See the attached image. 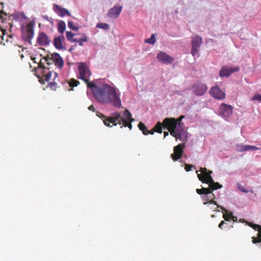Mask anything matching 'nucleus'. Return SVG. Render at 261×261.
Returning a JSON list of instances; mask_svg holds the SVG:
<instances>
[{
	"label": "nucleus",
	"mask_w": 261,
	"mask_h": 261,
	"mask_svg": "<svg viewBox=\"0 0 261 261\" xmlns=\"http://www.w3.org/2000/svg\"><path fill=\"white\" fill-rule=\"evenodd\" d=\"M96 100L101 103H112L113 106L120 108L121 101L120 94L110 85L105 84L98 86L94 83L89 86Z\"/></svg>",
	"instance_id": "1"
},
{
	"label": "nucleus",
	"mask_w": 261,
	"mask_h": 261,
	"mask_svg": "<svg viewBox=\"0 0 261 261\" xmlns=\"http://www.w3.org/2000/svg\"><path fill=\"white\" fill-rule=\"evenodd\" d=\"M96 115L100 118L103 119V123L105 125L111 127L110 123L113 125L116 126L117 124L120 125V127H128L130 129L132 128V123L134 121V119L132 118V114L130 112L126 109L122 113V116L119 112H115L110 116L106 117V116L97 111Z\"/></svg>",
	"instance_id": "2"
},
{
	"label": "nucleus",
	"mask_w": 261,
	"mask_h": 261,
	"mask_svg": "<svg viewBox=\"0 0 261 261\" xmlns=\"http://www.w3.org/2000/svg\"><path fill=\"white\" fill-rule=\"evenodd\" d=\"M79 78L83 80L87 84L88 88L90 85L94 83L89 82V77L91 75V71L86 64L82 63L79 66Z\"/></svg>",
	"instance_id": "3"
},
{
	"label": "nucleus",
	"mask_w": 261,
	"mask_h": 261,
	"mask_svg": "<svg viewBox=\"0 0 261 261\" xmlns=\"http://www.w3.org/2000/svg\"><path fill=\"white\" fill-rule=\"evenodd\" d=\"M34 25L33 21H30L24 26L22 27V37L27 42L31 43V41L34 36Z\"/></svg>",
	"instance_id": "4"
},
{
	"label": "nucleus",
	"mask_w": 261,
	"mask_h": 261,
	"mask_svg": "<svg viewBox=\"0 0 261 261\" xmlns=\"http://www.w3.org/2000/svg\"><path fill=\"white\" fill-rule=\"evenodd\" d=\"M42 76L44 77V80L46 82H48L51 79L53 80V82H49L48 84L47 87L54 90H56L58 87V82L59 81L58 79H57L58 74L54 71H49L46 73L44 71L42 72Z\"/></svg>",
	"instance_id": "5"
},
{
	"label": "nucleus",
	"mask_w": 261,
	"mask_h": 261,
	"mask_svg": "<svg viewBox=\"0 0 261 261\" xmlns=\"http://www.w3.org/2000/svg\"><path fill=\"white\" fill-rule=\"evenodd\" d=\"M200 171L201 172V174H197L199 179L202 183H206L210 186L211 184L214 182L212 176L211 174L213 173L212 171H208L205 168H201ZM198 171H196L198 173Z\"/></svg>",
	"instance_id": "6"
},
{
	"label": "nucleus",
	"mask_w": 261,
	"mask_h": 261,
	"mask_svg": "<svg viewBox=\"0 0 261 261\" xmlns=\"http://www.w3.org/2000/svg\"><path fill=\"white\" fill-rule=\"evenodd\" d=\"M202 43V39L200 36L196 35L192 38L191 41V54L193 56H195L199 52V48H200Z\"/></svg>",
	"instance_id": "7"
},
{
	"label": "nucleus",
	"mask_w": 261,
	"mask_h": 261,
	"mask_svg": "<svg viewBox=\"0 0 261 261\" xmlns=\"http://www.w3.org/2000/svg\"><path fill=\"white\" fill-rule=\"evenodd\" d=\"M208 188H202L201 189H197L196 192L201 195L203 194H211L214 190H216L219 189H221L222 187V185H220L218 182H214L208 186Z\"/></svg>",
	"instance_id": "8"
},
{
	"label": "nucleus",
	"mask_w": 261,
	"mask_h": 261,
	"mask_svg": "<svg viewBox=\"0 0 261 261\" xmlns=\"http://www.w3.org/2000/svg\"><path fill=\"white\" fill-rule=\"evenodd\" d=\"M185 147V143L179 144L178 145L174 147V153L171 155V156L174 161H177L181 158Z\"/></svg>",
	"instance_id": "9"
},
{
	"label": "nucleus",
	"mask_w": 261,
	"mask_h": 261,
	"mask_svg": "<svg viewBox=\"0 0 261 261\" xmlns=\"http://www.w3.org/2000/svg\"><path fill=\"white\" fill-rule=\"evenodd\" d=\"M207 90V86L203 83H196L193 86V93L197 96L204 95Z\"/></svg>",
	"instance_id": "10"
},
{
	"label": "nucleus",
	"mask_w": 261,
	"mask_h": 261,
	"mask_svg": "<svg viewBox=\"0 0 261 261\" xmlns=\"http://www.w3.org/2000/svg\"><path fill=\"white\" fill-rule=\"evenodd\" d=\"M232 109L231 106L222 103L220 106L219 113L224 117H228L232 114Z\"/></svg>",
	"instance_id": "11"
},
{
	"label": "nucleus",
	"mask_w": 261,
	"mask_h": 261,
	"mask_svg": "<svg viewBox=\"0 0 261 261\" xmlns=\"http://www.w3.org/2000/svg\"><path fill=\"white\" fill-rule=\"evenodd\" d=\"M211 95L216 99H222L225 97V94L218 86L212 87L210 91Z\"/></svg>",
	"instance_id": "12"
},
{
	"label": "nucleus",
	"mask_w": 261,
	"mask_h": 261,
	"mask_svg": "<svg viewBox=\"0 0 261 261\" xmlns=\"http://www.w3.org/2000/svg\"><path fill=\"white\" fill-rule=\"evenodd\" d=\"M240 70V68L238 66H237L234 68H229L226 66H224L222 67L220 73L219 75L221 77L226 76L228 77L233 72L238 71Z\"/></svg>",
	"instance_id": "13"
},
{
	"label": "nucleus",
	"mask_w": 261,
	"mask_h": 261,
	"mask_svg": "<svg viewBox=\"0 0 261 261\" xmlns=\"http://www.w3.org/2000/svg\"><path fill=\"white\" fill-rule=\"evenodd\" d=\"M177 126V121L174 118H166L163 120V128H167L168 130L175 129Z\"/></svg>",
	"instance_id": "14"
},
{
	"label": "nucleus",
	"mask_w": 261,
	"mask_h": 261,
	"mask_svg": "<svg viewBox=\"0 0 261 261\" xmlns=\"http://www.w3.org/2000/svg\"><path fill=\"white\" fill-rule=\"evenodd\" d=\"M37 42L39 45L47 46L50 43V40L46 33L40 32L37 37Z\"/></svg>",
	"instance_id": "15"
},
{
	"label": "nucleus",
	"mask_w": 261,
	"mask_h": 261,
	"mask_svg": "<svg viewBox=\"0 0 261 261\" xmlns=\"http://www.w3.org/2000/svg\"><path fill=\"white\" fill-rule=\"evenodd\" d=\"M122 7L120 6L115 5L111 8L108 13V16L111 18H117L122 11Z\"/></svg>",
	"instance_id": "16"
},
{
	"label": "nucleus",
	"mask_w": 261,
	"mask_h": 261,
	"mask_svg": "<svg viewBox=\"0 0 261 261\" xmlns=\"http://www.w3.org/2000/svg\"><path fill=\"white\" fill-rule=\"evenodd\" d=\"M156 58L164 64H170L174 61L173 58L162 51L157 55Z\"/></svg>",
	"instance_id": "17"
},
{
	"label": "nucleus",
	"mask_w": 261,
	"mask_h": 261,
	"mask_svg": "<svg viewBox=\"0 0 261 261\" xmlns=\"http://www.w3.org/2000/svg\"><path fill=\"white\" fill-rule=\"evenodd\" d=\"M249 226L253 228L255 230L258 231L257 237H252V243L257 244L261 242V225L250 223Z\"/></svg>",
	"instance_id": "18"
},
{
	"label": "nucleus",
	"mask_w": 261,
	"mask_h": 261,
	"mask_svg": "<svg viewBox=\"0 0 261 261\" xmlns=\"http://www.w3.org/2000/svg\"><path fill=\"white\" fill-rule=\"evenodd\" d=\"M55 65L59 68H62L64 65V61L62 57L58 53H54L51 55Z\"/></svg>",
	"instance_id": "19"
},
{
	"label": "nucleus",
	"mask_w": 261,
	"mask_h": 261,
	"mask_svg": "<svg viewBox=\"0 0 261 261\" xmlns=\"http://www.w3.org/2000/svg\"><path fill=\"white\" fill-rule=\"evenodd\" d=\"M236 149L239 152H243L249 150H256L259 149V148L255 146L240 144L236 145Z\"/></svg>",
	"instance_id": "20"
},
{
	"label": "nucleus",
	"mask_w": 261,
	"mask_h": 261,
	"mask_svg": "<svg viewBox=\"0 0 261 261\" xmlns=\"http://www.w3.org/2000/svg\"><path fill=\"white\" fill-rule=\"evenodd\" d=\"M65 41V37L63 35L55 37L54 39V45L58 49H62L64 48L63 43Z\"/></svg>",
	"instance_id": "21"
},
{
	"label": "nucleus",
	"mask_w": 261,
	"mask_h": 261,
	"mask_svg": "<svg viewBox=\"0 0 261 261\" xmlns=\"http://www.w3.org/2000/svg\"><path fill=\"white\" fill-rule=\"evenodd\" d=\"M54 10L56 13L59 14L61 17H63L66 15L69 16L70 15V13L68 10L61 8L58 5H54Z\"/></svg>",
	"instance_id": "22"
},
{
	"label": "nucleus",
	"mask_w": 261,
	"mask_h": 261,
	"mask_svg": "<svg viewBox=\"0 0 261 261\" xmlns=\"http://www.w3.org/2000/svg\"><path fill=\"white\" fill-rule=\"evenodd\" d=\"M219 207L223 211H225V213L223 214V217L226 221H229L230 219L234 222L237 221V217L233 216L232 213L227 211L222 206H220Z\"/></svg>",
	"instance_id": "23"
},
{
	"label": "nucleus",
	"mask_w": 261,
	"mask_h": 261,
	"mask_svg": "<svg viewBox=\"0 0 261 261\" xmlns=\"http://www.w3.org/2000/svg\"><path fill=\"white\" fill-rule=\"evenodd\" d=\"M6 16V13L0 11V28L2 30H3V28L6 27V26H5V21L7 20Z\"/></svg>",
	"instance_id": "24"
},
{
	"label": "nucleus",
	"mask_w": 261,
	"mask_h": 261,
	"mask_svg": "<svg viewBox=\"0 0 261 261\" xmlns=\"http://www.w3.org/2000/svg\"><path fill=\"white\" fill-rule=\"evenodd\" d=\"M67 84L69 85V87H70V88L68 89V90L72 91L73 88L74 87L77 86L80 84V82L76 80L71 79L69 81L67 82Z\"/></svg>",
	"instance_id": "25"
},
{
	"label": "nucleus",
	"mask_w": 261,
	"mask_h": 261,
	"mask_svg": "<svg viewBox=\"0 0 261 261\" xmlns=\"http://www.w3.org/2000/svg\"><path fill=\"white\" fill-rule=\"evenodd\" d=\"M208 198L210 199L209 203L210 204H214L216 205H217V207L215 208L216 211H219V210H217L219 207H220V205H219L217 202L214 200V199L216 198L215 195L213 193H211L208 194Z\"/></svg>",
	"instance_id": "26"
},
{
	"label": "nucleus",
	"mask_w": 261,
	"mask_h": 261,
	"mask_svg": "<svg viewBox=\"0 0 261 261\" xmlns=\"http://www.w3.org/2000/svg\"><path fill=\"white\" fill-rule=\"evenodd\" d=\"M57 28L58 32L62 34L65 32L66 29L65 23L63 21H60L58 23Z\"/></svg>",
	"instance_id": "27"
},
{
	"label": "nucleus",
	"mask_w": 261,
	"mask_h": 261,
	"mask_svg": "<svg viewBox=\"0 0 261 261\" xmlns=\"http://www.w3.org/2000/svg\"><path fill=\"white\" fill-rule=\"evenodd\" d=\"M66 35V38L68 41L71 42H75L77 41V39L73 38L74 34L72 32L67 31Z\"/></svg>",
	"instance_id": "28"
},
{
	"label": "nucleus",
	"mask_w": 261,
	"mask_h": 261,
	"mask_svg": "<svg viewBox=\"0 0 261 261\" xmlns=\"http://www.w3.org/2000/svg\"><path fill=\"white\" fill-rule=\"evenodd\" d=\"M138 127L142 132L143 134L144 135H148V133H147V130L148 129H147V128L144 125V123H143L141 122H139V124H138Z\"/></svg>",
	"instance_id": "29"
},
{
	"label": "nucleus",
	"mask_w": 261,
	"mask_h": 261,
	"mask_svg": "<svg viewBox=\"0 0 261 261\" xmlns=\"http://www.w3.org/2000/svg\"><path fill=\"white\" fill-rule=\"evenodd\" d=\"M162 127H163V122L162 123L159 122L157 123V124L155 125L153 128L155 132L159 133H162Z\"/></svg>",
	"instance_id": "30"
},
{
	"label": "nucleus",
	"mask_w": 261,
	"mask_h": 261,
	"mask_svg": "<svg viewBox=\"0 0 261 261\" xmlns=\"http://www.w3.org/2000/svg\"><path fill=\"white\" fill-rule=\"evenodd\" d=\"M170 130H168V131L170 133V134L173 137H174L176 139H179L180 138V133L179 132H178L177 130H176L175 129V128L171 129Z\"/></svg>",
	"instance_id": "31"
},
{
	"label": "nucleus",
	"mask_w": 261,
	"mask_h": 261,
	"mask_svg": "<svg viewBox=\"0 0 261 261\" xmlns=\"http://www.w3.org/2000/svg\"><path fill=\"white\" fill-rule=\"evenodd\" d=\"M83 38L77 39L75 42H77L80 46H83V42L87 41V37L85 34H83Z\"/></svg>",
	"instance_id": "32"
},
{
	"label": "nucleus",
	"mask_w": 261,
	"mask_h": 261,
	"mask_svg": "<svg viewBox=\"0 0 261 261\" xmlns=\"http://www.w3.org/2000/svg\"><path fill=\"white\" fill-rule=\"evenodd\" d=\"M156 41V39L154 34H152L150 38L145 40L146 43H148L151 44H154Z\"/></svg>",
	"instance_id": "33"
},
{
	"label": "nucleus",
	"mask_w": 261,
	"mask_h": 261,
	"mask_svg": "<svg viewBox=\"0 0 261 261\" xmlns=\"http://www.w3.org/2000/svg\"><path fill=\"white\" fill-rule=\"evenodd\" d=\"M96 27L104 30H108L109 28V25L106 23H99L97 24Z\"/></svg>",
	"instance_id": "34"
},
{
	"label": "nucleus",
	"mask_w": 261,
	"mask_h": 261,
	"mask_svg": "<svg viewBox=\"0 0 261 261\" xmlns=\"http://www.w3.org/2000/svg\"><path fill=\"white\" fill-rule=\"evenodd\" d=\"M43 59L45 60L46 64L48 65L53 64V63H54L53 59H52L51 56L50 57H46L44 58Z\"/></svg>",
	"instance_id": "35"
},
{
	"label": "nucleus",
	"mask_w": 261,
	"mask_h": 261,
	"mask_svg": "<svg viewBox=\"0 0 261 261\" xmlns=\"http://www.w3.org/2000/svg\"><path fill=\"white\" fill-rule=\"evenodd\" d=\"M208 194H203L202 195H204L202 196V199L203 200V204H206L207 203H209L210 199L208 198Z\"/></svg>",
	"instance_id": "36"
},
{
	"label": "nucleus",
	"mask_w": 261,
	"mask_h": 261,
	"mask_svg": "<svg viewBox=\"0 0 261 261\" xmlns=\"http://www.w3.org/2000/svg\"><path fill=\"white\" fill-rule=\"evenodd\" d=\"M68 27L74 30V31H77L79 29V28L76 26L74 25L73 23L71 21H68Z\"/></svg>",
	"instance_id": "37"
},
{
	"label": "nucleus",
	"mask_w": 261,
	"mask_h": 261,
	"mask_svg": "<svg viewBox=\"0 0 261 261\" xmlns=\"http://www.w3.org/2000/svg\"><path fill=\"white\" fill-rule=\"evenodd\" d=\"M251 100H257L261 102V94H256L252 98Z\"/></svg>",
	"instance_id": "38"
},
{
	"label": "nucleus",
	"mask_w": 261,
	"mask_h": 261,
	"mask_svg": "<svg viewBox=\"0 0 261 261\" xmlns=\"http://www.w3.org/2000/svg\"><path fill=\"white\" fill-rule=\"evenodd\" d=\"M193 167H194V166H193L192 165L186 164L185 169L186 171L188 172V171H191L192 170V168H193Z\"/></svg>",
	"instance_id": "39"
},
{
	"label": "nucleus",
	"mask_w": 261,
	"mask_h": 261,
	"mask_svg": "<svg viewBox=\"0 0 261 261\" xmlns=\"http://www.w3.org/2000/svg\"><path fill=\"white\" fill-rule=\"evenodd\" d=\"M183 118H184V116H180L179 118L176 119L177 121V125H180V122Z\"/></svg>",
	"instance_id": "40"
},
{
	"label": "nucleus",
	"mask_w": 261,
	"mask_h": 261,
	"mask_svg": "<svg viewBox=\"0 0 261 261\" xmlns=\"http://www.w3.org/2000/svg\"><path fill=\"white\" fill-rule=\"evenodd\" d=\"M38 67L41 68V69H45L46 68V67H45V66L44 65V64L41 62V61H40L39 64H38Z\"/></svg>",
	"instance_id": "41"
},
{
	"label": "nucleus",
	"mask_w": 261,
	"mask_h": 261,
	"mask_svg": "<svg viewBox=\"0 0 261 261\" xmlns=\"http://www.w3.org/2000/svg\"><path fill=\"white\" fill-rule=\"evenodd\" d=\"M88 109L90 110V111H93V112H94L95 111V108L94 107V106L93 105H91L89 107H88Z\"/></svg>",
	"instance_id": "42"
},
{
	"label": "nucleus",
	"mask_w": 261,
	"mask_h": 261,
	"mask_svg": "<svg viewBox=\"0 0 261 261\" xmlns=\"http://www.w3.org/2000/svg\"><path fill=\"white\" fill-rule=\"evenodd\" d=\"M239 188L241 191L244 193H247L248 192L247 191L245 190L243 187H242L241 186H239Z\"/></svg>",
	"instance_id": "43"
},
{
	"label": "nucleus",
	"mask_w": 261,
	"mask_h": 261,
	"mask_svg": "<svg viewBox=\"0 0 261 261\" xmlns=\"http://www.w3.org/2000/svg\"><path fill=\"white\" fill-rule=\"evenodd\" d=\"M154 132H155V130H154V128H153L151 130H147L148 135V134L153 135L154 134Z\"/></svg>",
	"instance_id": "44"
},
{
	"label": "nucleus",
	"mask_w": 261,
	"mask_h": 261,
	"mask_svg": "<svg viewBox=\"0 0 261 261\" xmlns=\"http://www.w3.org/2000/svg\"><path fill=\"white\" fill-rule=\"evenodd\" d=\"M224 223H225L224 221H222L220 223V224H219V227L220 228H222V225H223Z\"/></svg>",
	"instance_id": "45"
},
{
	"label": "nucleus",
	"mask_w": 261,
	"mask_h": 261,
	"mask_svg": "<svg viewBox=\"0 0 261 261\" xmlns=\"http://www.w3.org/2000/svg\"><path fill=\"white\" fill-rule=\"evenodd\" d=\"M31 60L34 62V63H37V62L36 61V58L35 57H31Z\"/></svg>",
	"instance_id": "46"
},
{
	"label": "nucleus",
	"mask_w": 261,
	"mask_h": 261,
	"mask_svg": "<svg viewBox=\"0 0 261 261\" xmlns=\"http://www.w3.org/2000/svg\"><path fill=\"white\" fill-rule=\"evenodd\" d=\"M168 135V133L167 132H164V137H166Z\"/></svg>",
	"instance_id": "47"
},
{
	"label": "nucleus",
	"mask_w": 261,
	"mask_h": 261,
	"mask_svg": "<svg viewBox=\"0 0 261 261\" xmlns=\"http://www.w3.org/2000/svg\"><path fill=\"white\" fill-rule=\"evenodd\" d=\"M176 93L177 94H180V91H177Z\"/></svg>",
	"instance_id": "48"
},
{
	"label": "nucleus",
	"mask_w": 261,
	"mask_h": 261,
	"mask_svg": "<svg viewBox=\"0 0 261 261\" xmlns=\"http://www.w3.org/2000/svg\"><path fill=\"white\" fill-rule=\"evenodd\" d=\"M23 57H24V56H23V55L22 54V55H21V59H22Z\"/></svg>",
	"instance_id": "49"
}]
</instances>
